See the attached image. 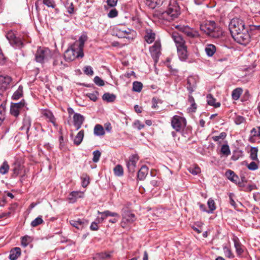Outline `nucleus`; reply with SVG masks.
Returning <instances> with one entry per match:
<instances>
[{
  "label": "nucleus",
  "mask_w": 260,
  "mask_h": 260,
  "mask_svg": "<svg viewBox=\"0 0 260 260\" xmlns=\"http://www.w3.org/2000/svg\"><path fill=\"white\" fill-rule=\"evenodd\" d=\"M200 29L213 38H219L222 36V29L217 26L214 21H208L202 23L200 25Z\"/></svg>",
  "instance_id": "obj_1"
},
{
  "label": "nucleus",
  "mask_w": 260,
  "mask_h": 260,
  "mask_svg": "<svg viewBox=\"0 0 260 260\" xmlns=\"http://www.w3.org/2000/svg\"><path fill=\"white\" fill-rule=\"evenodd\" d=\"M180 14V7L176 0H170L167 10L162 13V17L170 21L178 17Z\"/></svg>",
  "instance_id": "obj_2"
},
{
  "label": "nucleus",
  "mask_w": 260,
  "mask_h": 260,
  "mask_svg": "<svg viewBox=\"0 0 260 260\" xmlns=\"http://www.w3.org/2000/svg\"><path fill=\"white\" fill-rule=\"evenodd\" d=\"M22 163V159H17L16 160L14 164L13 172L12 174V178H16L18 176H20V181L21 183L23 182V178L25 177L26 174V169Z\"/></svg>",
  "instance_id": "obj_3"
},
{
  "label": "nucleus",
  "mask_w": 260,
  "mask_h": 260,
  "mask_svg": "<svg viewBox=\"0 0 260 260\" xmlns=\"http://www.w3.org/2000/svg\"><path fill=\"white\" fill-rule=\"evenodd\" d=\"M77 44H74L70 46L64 52V58L66 61L74 60L77 57H82L84 56L83 52H81L76 47Z\"/></svg>",
  "instance_id": "obj_4"
},
{
  "label": "nucleus",
  "mask_w": 260,
  "mask_h": 260,
  "mask_svg": "<svg viewBox=\"0 0 260 260\" xmlns=\"http://www.w3.org/2000/svg\"><path fill=\"white\" fill-rule=\"evenodd\" d=\"M229 29L231 35H233L238 32L242 31L247 28L245 27L243 20L236 17L231 20L229 24Z\"/></svg>",
  "instance_id": "obj_5"
},
{
  "label": "nucleus",
  "mask_w": 260,
  "mask_h": 260,
  "mask_svg": "<svg viewBox=\"0 0 260 260\" xmlns=\"http://www.w3.org/2000/svg\"><path fill=\"white\" fill-rule=\"evenodd\" d=\"M232 36L236 42L241 45H246L250 41V36L247 29Z\"/></svg>",
  "instance_id": "obj_6"
},
{
  "label": "nucleus",
  "mask_w": 260,
  "mask_h": 260,
  "mask_svg": "<svg viewBox=\"0 0 260 260\" xmlns=\"http://www.w3.org/2000/svg\"><path fill=\"white\" fill-rule=\"evenodd\" d=\"M186 120L178 115L174 116L171 119V126L176 132H180L186 126Z\"/></svg>",
  "instance_id": "obj_7"
},
{
  "label": "nucleus",
  "mask_w": 260,
  "mask_h": 260,
  "mask_svg": "<svg viewBox=\"0 0 260 260\" xmlns=\"http://www.w3.org/2000/svg\"><path fill=\"white\" fill-rule=\"evenodd\" d=\"M116 35L120 38H126L128 40H133L136 34V32L129 28H116L115 29Z\"/></svg>",
  "instance_id": "obj_8"
},
{
  "label": "nucleus",
  "mask_w": 260,
  "mask_h": 260,
  "mask_svg": "<svg viewBox=\"0 0 260 260\" xmlns=\"http://www.w3.org/2000/svg\"><path fill=\"white\" fill-rule=\"evenodd\" d=\"M49 55L50 50L48 49L40 47L36 51L35 59L38 62L43 63L48 58Z\"/></svg>",
  "instance_id": "obj_9"
},
{
  "label": "nucleus",
  "mask_w": 260,
  "mask_h": 260,
  "mask_svg": "<svg viewBox=\"0 0 260 260\" xmlns=\"http://www.w3.org/2000/svg\"><path fill=\"white\" fill-rule=\"evenodd\" d=\"M176 28L180 31L191 38H198L200 36L199 32L187 25H177Z\"/></svg>",
  "instance_id": "obj_10"
},
{
  "label": "nucleus",
  "mask_w": 260,
  "mask_h": 260,
  "mask_svg": "<svg viewBox=\"0 0 260 260\" xmlns=\"http://www.w3.org/2000/svg\"><path fill=\"white\" fill-rule=\"evenodd\" d=\"M6 37L13 47L21 48L23 46V43L21 40L17 38L13 31H8L6 35Z\"/></svg>",
  "instance_id": "obj_11"
},
{
  "label": "nucleus",
  "mask_w": 260,
  "mask_h": 260,
  "mask_svg": "<svg viewBox=\"0 0 260 260\" xmlns=\"http://www.w3.org/2000/svg\"><path fill=\"white\" fill-rule=\"evenodd\" d=\"M25 103L23 100L17 103H12L10 108V113L15 117H18L21 110L25 107Z\"/></svg>",
  "instance_id": "obj_12"
},
{
  "label": "nucleus",
  "mask_w": 260,
  "mask_h": 260,
  "mask_svg": "<svg viewBox=\"0 0 260 260\" xmlns=\"http://www.w3.org/2000/svg\"><path fill=\"white\" fill-rule=\"evenodd\" d=\"M161 44L159 41H155L153 46L150 47L149 51L152 57L157 62L160 54Z\"/></svg>",
  "instance_id": "obj_13"
},
{
  "label": "nucleus",
  "mask_w": 260,
  "mask_h": 260,
  "mask_svg": "<svg viewBox=\"0 0 260 260\" xmlns=\"http://www.w3.org/2000/svg\"><path fill=\"white\" fill-rule=\"evenodd\" d=\"M53 66L54 69L58 71L64 69L68 66L63 62L61 55L57 54L53 57Z\"/></svg>",
  "instance_id": "obj_14"
},
{
  "label": "nucleus",
  "mask_w": 260,
  "mask_h": 260,
  "mask_svg": "<svg viewBox=\"0 0 260 260\" xmlns=\"http://www.w3.org/2000/svg\"><path fill=\"white\" fill-rule=\"evenodd\" d=\"M139 159V157L137 154H133L129 157V160L126 162V166L129 172H135Z\"/></svg>",
  "instance_id": "obj_15"
},
{
  "label": "nucleus",
  "mask_w": 260,
  "mask_h": 260,
  "mask_svg": "<svg viewBox=\"0 0 260 260\" xmlns=\"http://www.w3.org/2000/svg\"><path fill=\"white\" fill-rule=\"evenodd\" d=\"M225 176L232 182L237 184L239 186L244 187L243 182H241L240 181L239 177L235 174L234 171L231 170H228L225 172Z\"/></svg>",
  "instance_id": "obj_16"
},
{
  "label": "nucleus",
  "mask_w": 260,
  "mask_h": 260,
  "mask_svg": "<svg viewBox=\"0 0 260 260\" xmlns=\"http://www.w3.org/2000/svg\"><path fill=\"white\" fill-rule=\"evenodd\" d=\"M171 36L172 38L175 43L177 48L186 46L185 40L178 32H172Z\"/></svg>",
  "instance_id": "obj_17"
},
{
  "label": "nucleus",
  "mask_w": 260,
  "mask_h": 260,
  "mask_svg": "<svg viewBox=\"0 0 260 260\" xmlns=\"http://www.w3.org/2000/svg\"><path fill=\"white\" fill-rule=\"evenodd\" d=\"M70 223L78 230H82L88 223L87 221L84 219H78L77 220H71Z\"/></svg>",
  "instance_id": "obj_18"
},
{
  "label": "nucleus",
  "mask_w": 260,
  "mask_h": 260,
  "mask_svg": "<svg viewBox=\"0 0 260 260\" xmlns=\"http://www.w3.org/2000/svg\"><path fill=\"white\" fill-rule=\"evenodd\" d=\"M197 82V77L190 76L188 77L187 79V89L190 93H191L194 91V89L196 87Z\"/></svg>",
  "instance_id": "obj_19"
},
{
  "label": "nucleus",
  "mask_w": 260,
  "mask_h": 260,
  "mask_svg": "<svg viewBox=\"0 0 260 260\" xmlns=\"http://www.w3.org/2000/svg\"><path fill=\"white\" fill-rule=\"evenodd\" d=\"M42 114L43 116H44L47 119H48L49 122L52 123L54 126H57V124L56 123V118L51 111L45 109L43 110Z\"/></svg>",
  "instance_id": "obj_20"
},
{
  "label": "nucleus",
  "mask_w": 260,
  "mask_h": 260,
  "mask_svg": "<svg viewBox=\"0 0 260 260\" xmlns=\"http://www.w3.org/2000/svg\"><path fill=\"white\" fill-rule=\"evenodd\" d=\"M11 78L9 76H0V92L5 90L11 82Z\"/></svg>",
  "instance_id": "obj_21"
},
{
  "label": "nucleus",
  "mask_w": 260,
  "mask_h": 260,
  "mask_svg": "<svg viewBox=\"0 0 260 260\" xmlns=\"http://www.w3.org/2000/svg\"><path fill=\"white\" fill-rule=\"evenodd\" d=\"M155 33L151 29L147 28L145 30L144 39L147 43L151 44L155 40Z\"/></svg>",
  "instance_id": "obj_22"
},
{
  "label": "nucleus",
  "mask_w": 260,
  "mask_h": 260,
  "mask_svg": "<svg viewBox=\"0 0 260 260\" xmlns=\"http://www.w3.org/2000/svg\"><path fill=\"white\" fill-rule=\"evenodd\" d=\"M84 120L83 116L79 113H75L73 116L74 125L77 129H79Z\"/></svg>",
  "instance_id": "obj_23"
},
{
  "label": "nucleus",
  "mask_w": 260,
  "mask_h": 260,
  "mask_svg": "<svg viewBox=\"0 0 260 260\" xmlns=\"http://www.w3.org/2000/svg\"><path fill=\"white\" fill-rule=\"evenodd\" d=\"M83 197V192L80 191H72L69 195L68 200L70 203H75L77 199L82 198Z\"/></svg>",
  "instance_id": "obj_24"
},
{
  "label": "nucleus",
  "mask_w": 260,
  "mask_h": 260,
  "mask_svg": "<svg viewBox=\"0 0 260 260\" xmlns=\"http://www.w3.org/2000/svg\"><path fill=\"white\" fill-rule=\"evenodd\" d=\"M149 171L148 168L145 166H143L139 170L137 174V177L140 180H143L145 179Z\"/></svg>",
  "instance_id": "obj_25"
},
{
  "label": "nucleus",
  "mask_w": 260,
  "mask_h": 260,
  "mask_svg": "<svg viewBox=\"0 0 260 260\" xmlns=\"http://www.w3.org/2000/svg\"><path fill=\"white\" fill-rule=\"evenodd\" d=\"M177 49V52L180 60H185L188 57V53L187 51V46L180 47Z\"/></svg>",
  "instance_id": "obj_26"
},
{
  "label": "nucleus",
  "mask_w": 260,
  "mask_h": 260,
  "mask_svg": "<svg viewBox=\"0 0 260 260\" xmlns=\"http://www.w3.org/2000/svg\"><path fill=\"white\" fill-rule=\"evenodd\" d=\"M233 240L234 243V246L236 249L237 254L238 256H241L244 251L242 244L240 242L239 239L236 237H234L233 239Z\"/></svg>",
  "instance_id": "obj_27"
},
{
  "label": "nucleus",
  "mask_w": 260,
  "mask_h": 260,
  "mask_svg": "<svg viewBox=\"0 0 260 260\" xmlns=\"http://www.w3.org/2000/svg\"><path fill=\"white\" fill-rule=\"evenodd\" d=\"M87 37L86 35H82L79 39L78 41H76L74 44H77L76 47L81 52H83V48L85 42L87 41Z\"/></svg>",
  "instance_id": "obj_28"
},
{
  "label": "nucleus",
  "mask_w": 260,
  "mask_h": 260,
  "mask_svg": "<svg viewBox=\"0 0 260 260\" xmlns=\"http://www.w3.org/2000/svg\"><path fill=\"white\" fill-rule=\"evenodd\" d=\"M123 222H127L129 223L134 222L136 220V217L134 213L130 212H126L122 217Z\"/></svg>",
  "instance_id": "obj_29"
},
{
  "label": "nucleus",
  "mask_w": 260,
  "mask_h": 260,
  "mask_svg": "<svg viewBox=\"0 0 260 260\" xmlns=\"http://www.w3.org/2000/svg\"><path fill=\"white\" fill-rule=\"evenodd\" d=\"M164 1L162 0H144L145 4L151 9H154L157 5H162Z\"/></svg>",
  "instance_id": "obj_30"
},
{
  "label": "nucleus",
  "mask_w": 260,
  "mask_h": 260,
  "mask_svg": "<svg viewBox=\"0 0 260 260\" xmlns=\"http://www.w3.org/2000/svg\"><path fill=\"white\" fill-rule=\"evenodd\" d=\"M206 98L207 102L209 105L213 106L215 108H218L220 106V103L219 102H216V99L211 94H207Z\"/></svg>",
  "instance_id": "obj_31"
},
{
  "label": "nucleus",
  "mask_w": 260,
  "mask_h": 260,
  "mask_svg": "<svg viewBox=\"0 0 260 260\" xmlns=\"http://www.w3.org/2000/svg\"><path fill=\"white\" fill-rule=\"evenodd\" d=\"M21 254V249L15 247L10 251L9 258L11 260H16Z\"/></svg>",
  "instance_id": "obj_32"
},
{
  "label": "nucleus",
  "mask_w": 260,
  "mask_h": 260,
  "mask_svg": "<svg viewBox=\"0 0 260 260\" xmlns=\"http://www.w3.org/2000/svg\"><path fill=\"white\" fill-rule=\"evenodd\" d=\"M205 51L208 56H212L216 51V48L215 45L209 44L206 45Z\"/></svg>",
  "instance_id": "obj_33"
},
{
  "label": "nucleus",
  "mask_w": 260,
  "mask_h": 260,
  "mask_svg": "<svg viewBox=\"0 0 260 260\" xmlns=\"http://www.w3.org/2000/svg\"><path fill=\"white\" fill-rule=\"evenodd\" d=\"M40 2H42L44 5L47 6L48 7L54 8L56 6L54 0H37L35 3V6L37 9L38 8V4Z\"/></svg>",
  "instance_id": "obj_34"
},
{
  "label": "nucleus",
  "mask_w": 260,
  "mask_h": 260,
  "mask_svg": "<svg viewBox=\"0 0 260 260\" xmlns=\"http://www.w3.org/2000/svg\"><path fill=\"white\" fill-rule=\"evenodd\" d=\"M93 133L97 136H102L105 135V130L101 124H96L94 127Z\"/></svg>",
  "instance_id": "obj_35"
},
{
  "label": "nucleus",
  "mask_w": 260,
  "mask_h": 260,
  "mask_svg": "<svg viewBox=\"0 0 260 260\" xmlns=\"http://www.w3.org/2000/svg\"><path fill=\"white\" fill-rule=\"evenodd\" d=\"M102 99L107 102L112 103L116 100V95L113 93H105L103 94Z\"/></svg>",
  "instance_id": "obj_36"
},
{
  "label": "nucleus",
  "mask_w": 260,
  "mask_h": 260,
  "mask_svg": "<svg viewBox=\"0 0 260 260\" xmlns=\"http://www.w3.org/2000/svg\"><path fill=\"white\" fill-rule=\"evenodd\" d=\"M110 257V254L107 252L97 253L93 257V260H105Z\"/></svg>",
  "instance_id": "obj_37"
},
{
  "label": "nucleus",
  "mask_w": 260,
  "mask_h": 260,
  "mask_svg": "<svg viewBox=\"0 0 260 260\" xmlns=\"http://www.w3.org/2000/svg\"><path fill=\"white\" fill-rule=\"evenodd\" d=\"M188 101L190 104V107H189L188 110L190 112H195L197 106L195 103L193 97L191 95H188Z\"/></svg>",
  "instance_id": "obj_38"
},
{
  "label": "nucleus",
  "mask_w": 260,
  "mask_h": 260,
  "mask_svg": "<svg viewBox=\"0 0 260 260\" xmlns=\"http://www.w3.org/2000/svg\"><path fill=\"white\" fill-rule=\"evenodd\" d=\"M31 126V119L29 117H25L23 120V126L21 129H24L27 133Z\"/></svg>",
  "instance_id": "obj_39"
},
{
  "label": "nucleus",
  "mask_w": 260,
  "mask_h": 260,
  "mask_svg": "<svg viewBox=\"0 0 260 260\" xmlns=\"http://www.w3.org/2000/svg\"><path fill=\"white\" fill-rule=\"evenodd\" d=\"M10 166L7 161L5 160L0 166V174L5 175L9 171Z\"/></svg>",
  "instance_id": "obj_40"
},
{
  "label": "nucleus",
  "mask_w": 260,
  "mask_h": 260,
  "mask_svg": "<svg viewBox=\"0 0 260 260\" xmlns=\"http://www.w3.org/2000/svg\"><path fill=\"white\" fill-rule=\"evenodd\" d=\"M84 132L83 130H81L77 134L74 140V143L76 145L78 146L81 144L84 137Z\"/></svg>",
  "instance_id": "obj_41"
},
{
  "label": "nucleus",
  "mask_w": 260,
  "mask_h": 260,
  "mask_svg": "<svg viewBox=\"0 0 260 260\" xmlns=\"http://www.w3.org/2000/svg\"><path fill=\"white\" fill-rule=\"evenodd\" d=\"M23 95V87L20 85L17 90L12 95V99L14 100H17L21 98Z\"/></svg>",
  "instance_id": "obj_42"
},
{
  "label": "nucleus",
  "mask_w": 260,
  "mask_h": 260,
  "mask_svg": "<svg viewBox=\"0 0 260 260\" xmlns=\"http://www.w3.org/2000/svg\"><path fill=\"white\" fill-rule=\"evenodd\" d=\"M223 251L224 254V255L230 258H232L234 257V255L232 253L231 248L229 246L224 245L223 246Z\"/></svg>",
  "instance_id": "obj_43"
},
{
  "label": "nucleus",
  "mask_w": 260,
  "mask_h": 260,
  "mask_svg": "<svg viewBox=\"0 0 260 260\" xmlns=\"http://www.w3.org/2000/svg\"><path fill=\"white\" fill-rule=\"evenodd\" d=\"M115 176L120 177L123 175V169L120 165H116L113 169Z\"/></svg>",
  "instance_id": "obj_44"
},
{
  "label": "nucleus",
  "mask_w": 260,
  "mask_h": 260,
  "mask_svg": "<svg viewBox=\"0 0 260 260\" xmlns=\"http://www.w3.org/2000/svg\"><path fill=\"white\" fill-rule=\"evenodd\" d=\"M242 90L241 88H237L234 89L232 94V98L234 100H237L239 99L242 94Z\"/></svg>",
  "instance_id": "obj_45"
},
{
  "label": "nucleus",
  "mask_w": 260,
  "mask_h": 260,
  "mask_svg": "<svg viewBox=\"0 0 260 260\" xmlns=\"http://www.w3.org/2000/svg\"><path fill=\"white\" fill-rule=\"evenodd\" d=\"M221 153L224 156H228L231 154V151L229 145L226 144H223L221 148Z\"/></svg>",
  "instance_id": "obj_46"
},
{
  "label": "nucleus",
  "mask_w": 260,
  "mask_h": 260,
  "mask_svg": "<svg viewBox=\"0 0 260 260\" xmlns=\"http://www.w3.org/2000/svg\"><path fill=\"white\" fill-rule=\"evenodd\" d=\"M143 85L140 82L135 81L133 84V90L134 91L140 92L142 89Z\"/></svg>",
  "instance_id": "obj_47"
},
{
  "label": "nucleus",
  "mask_w": 260,
  "mask_h": 260,
  "mask_svg": "<svg viewBox=\"0 0 260 260\" xmlns=\"http://www.w3.org/2000/svg\"><path fill=\"white\" fill-rule=\"evenodd\" d=\"M258 149L256 147H252L250 149V158L253 160L257 159Z\"/></svg>",
  "instance_id": "obj_48"
},
{
  "label": "nucleus",
  "mask_w": 260,
  "mask_h": 260,
  "mask_svg": "<svg viewBox=\"0 0 260 260\" xmlns=\"http://www.w3.org/2000/svg\"><path fill=\"white\" fill-rule=\"evenodd\" d=\"M43 222V220L41 216H39L32 220L31 222V226L32 227H36Z\"/></svg>",
  "instance_id": "obj_49"
},
{
  "label": "nucleus",
  "mask_w": 260,
  "mask_h": 260,
  "mask_svg": "<svg viewBox=\"0 0 260 260\" xmlns=\"http://www.w3.org/2000/svg\"><path fill=\"white\" fill-rule=\"evenodd\" d=\"M208 207L210 209L208 213H212L216 209L214 201L212 199H209L208 201Z\"/></svg>",
  "instance_id": "obj_50"
},
{
  "label": "nucleus",
  "mask_w": 260,
  "mask_h": 260,
  "mask_svg": "<svg viewBox=\"0 0 260 260\" xmlns=\"http://www.w3.org/2000/svg\"><path fill=\"white\" fill-rule=\"evenodd\" d=\"M226 136V133L222 132L219 136H213L212 139L214 142H219L220 140H224Z\"/></svg>",
  "instance_id": "obj_51"
},
{
  "label": "nucleus",
  "mask_w": 260,
  "mask_h": 260,
  "mask_svg": "<svg viewBox=\"0 0 260 260\" xmlns=\"http://www.w3.org/2000/svg\"><path fill=\"white\" fill-rule=\"evenodd\" d=\"M6 109V103L3 102L1 104L0 106V123L4 120V113L5 112Z\"/></svg>",
  "instance_id": "obj_52"
},
{
  "label": "nucleus",
  "mask_w": 260,
  "mask_h": 260,
  "mask_svg": "<svg viewBox=\"0 0 260 260\" xmlns=\"http://www.w3.org/2000/svg\"><path fill=\"white\" fill-rule=\"evenodd\" d=\"M242 151L241 150H236L233 152V154L231 157V159L233 160H238L242 155Z\"/></svg>",
  "instance_id": "obj_53"
},
{
  "label": "nucleus",
  "mask_w": 260,
  "mask_h": 260,
  "mask_svg": "<svg viewBox=\"0 0 260 260\" xmlns=\"http://www.w3.org/2000/svg\"><path fill=\"white\" fill-rule=\"evenodd\" d=\"M30 241L31 238L29 236H25L21 238V244L24 247L27 246Z\"/></svg>",
  "instance_id": "obj_54"
},
{
  "label": "nucleus",
  "mask_w": 260,
  "mask_h": 260,
  "mask_svg": "<svg viewBox=\"0 0 260 260\" xmlns=\"http://www.w3.org/2000/svg\"><path fill=\"white\" fill-rule=\"evenodd\" d=\"M251 136L255 137H257L260 138V126H257L256 128H253L251 130Z\"/></svg>",
  "instance_id": "obj_55"
},
{
  "label": "nucleus",
  "mask_w": 260,
  "mask_h": 260,
  "mask_svg": "<svg viewBox=\"0 0 260 260\" xmlns=\"http://www.w3.org/2000/svg\"><path fill=\"white\" fill-rule=\"evenodd\" d=\"M188 171L190 173L194 175H197L201 172V169L198 166L190 167L188 169Z\"/></svg>",
  "instance_id": "obj_56"
},
{
  "label": "nucleus",
  "mask_w": 260,
  "mask_h": 260,
  "mask_svg": "<svg viewBox=\"0 0 260 260\" xmlns=\"http://www.w3.org/2000/svg\"><path fill=\"white\" fill-rule=\"evenodd\" d=\"M93 157L92 160L94 162H97L99 161L101 155V153L99 150H95L93 152Z\"/></svg>",
  "instance_id": "obj_57"
},
{
  "label": "nucleus",
  "mask_w": 260,
  "mask_h": 260,
  "mask_svg": "<svg viewBox=\"0 0 260 260\" xmlns=\"http://www.w3.org/2000/svg\"><path fill=\"white\" fill-rule=\"evenodd\" d=\"M98 92L94 91L92 93H88L86 96L89 98L91 101L95 102L98 99Z\"/></svg>",
  "instance_id": "obj_58"
},
{
  "label": "nucleus",
  "mask_w": 260,
  "mask_h": 260,
  "mask_svg": "<svg viewBox=\"0 0 260 260\" xmlns=\"http://www.w3.org/2000/svg\"><path fill=\"white\" fill-rule=\"evenodd\" d=\"M103 214H105L106 216H112L114 217H117V218H119V215L116 212H112L109 210H106L103 212Z\"/></svg>",
  "instance_id": "obj_59"
},
{
  "label": "nucleus",
  "mask_w": 260,
  "mask_h": 260,
  "mask_svg": "<svg viewBox=\"0 0 260 260\" xmlns=\"http://www.w3.org/2000/svg\"><path fill=\"white\" fill-rule=\"evenodd\" d=\"M82 185L83 187H86L89 183V177L86 174L84 177H82Z\"/></svg>",
  "instance_id": "obj_60"
},
{
  "label": "nucleus",
  "mask_w": 260,
  "mask_h": 260,
  "mask_svg": "<svg viewBox=\"0 0 260 260\" xmlns=\"http://www.w3.org/2000/svg\"><path fill=\"white\" fill-rule=\"evenodd\" d=\"M152 108L153 109L158 108V104L162 103V102L160 100H159L156 98H153L152 99Z\"/></svg>",
  "instance_id": "obj_61"
},
{
  "label": "nucleus",
  "mask_w": 260,
  "mask_h": 260,
  "mask_svg": "<svg viewBox=\"0 0 260 260\" xmlns=\"http://www.w3.org/2000/svg\"><path fill=\"white\" fill-rule=\"evenodd\" d=\"M94 82L95 83V84L100 86H103L104 85V81L99 76H95L94 77Z\"/></svg>",
  "instance_id": "obj_62"
},
{
  "label": "nucleus",
  "mask_w": 260,
  "mask_h": 260,
  "mask_svg": "<svg viewBox=\"0 0 260 260\" xmlns=\"http://www.w3.org/2000/svg\"><path fill=\"white\" fill-rule=\"evenodd\" d=\"M84 72L87 75L92 76L93 75V71L92 68L90 66H86L84 67Z\"/></svg>",
  "instance_id": "obj_63"
},
{
  "label": "nucleus",
  "mask_w": 260,
  "mask_h": 260,
  "mask_svg": "<svg viewBox=\"0 0 260 260\" xmlns=\"http://www.w3.org/2000/svg\"><path fill=\"white\" fill-rule=\"evenodd\" d=\"M67 11L69 14H73L74 12V7L72 3H67L66 5Z\"/></svg>",
  "instance_id": "obj_64"
}]
</instances>
